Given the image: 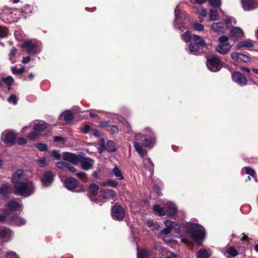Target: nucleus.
<instances>
[{
	"label": "nucleus",
	"mask_w": 258,
	"mask_h": 258,
	"mask_svg": "<svg viewBox=\"0 0 258 258\" xmlns=\"http://www.w3.org/2000/svg\"><path fill=\"white\" fill-rule=\"evenodd\" d=\"M35 186L34 183L27 180L26 181H22L16 183L14 185V194L23 197H28L35 192Z\"/></svg>",
	"instance_id": "nucleus-1"
},
{
	"label": "nucleus",
	"mask_w": 258,
	"mask_h": 258,
	"mask_svg": "<svg viewBox=\"0 0 258 258\" xmlns=\"http://www.w3.org/2000/svg\"><path fill=\"white\" fill-rule=\"evenodd\" d=\"M184 227L186 228V231L189 234L191 237L196 242L203 240L205 237L204 228L202 226L196 224L188 223Z\"/></svg>",
	"instance_id": "nucleus-2"
},
{
	"label": "nucleus",
	"mask_w": 258,
	"mask_h": 258,
	"mask_svg": "<svg viewBox=\"0 0 258 258\" xmlns=\"http://www.w3.org/2000/svg\"><path fill=\"white\" fill-rule=\"evenodd\" d=\"M231 47L228 37L223 36L218 38V44L216 46L215 50L221 54H226L230 50Z\"/></svg>",
	"instance_id": "nucleus-3"
},
{
	"label": "nucleus",
	"mask_w": 258,
	"mask_h": 258,
	"mask_svg": "<svg viewBox=\"0 0 258 258\" xmlns=\"http://www.w3.org/2000/svg\"><path fill=\"white\" fill-rule=\"evenodd\" d=\"M63 184L64 187L70 191L80 192L84 190L83 185L80 186V189H77L79 187V183L76 178L72 176L67 177L64 179Z\"/></svg>",
	"instance_id": "nucleus-4"
},
{
	"label": "nucleus",
	"mask_w": 258,
	"mask_h": 258,
	"mask_svg": "<svg viewBox=\"0 0 258 258\" xmlns=\"http://www.w3.org/2000/svg\"><path fill=\"white\" fill-rule=\"evenodd\" d=\"M206 64L209 70L213 72H218L221 68V60L215 55L208 57Z\"/></svg>",
	"instance_id": "nucleus-5"
},
{
	"label": "nucleus",
	"mask_w": 258,
	"mask_h": 258,
	"mask_svg": "<svg viewBox=\"0 0 258 258\" xmlns=\"http://www.w3.org/2000/svg\"><path fill=\"white\" fill-rule=\"evenodd\" d=\"M111 215L113 219L120 221L125 216L124 210L120 205L115 204L111 208Z\"/></svg>",
	"instance_id": "nucleus-6"
},
{
	"label": "nucleus",
	"mask_w": 258,
	"mask_h": 258,
	"mask_svg": "<svg viewBox=\"0 0 258 258\" xmlns=\"http://www.w3.org/2000/svg\"><path fill=\"white\" fill-rule=\"evenodd\" d=\"M99 189V186L94 183H91L88 187L87 196L91 201L95 203H98L100 202L98 199L96 198Z\"/></svg>",
	"instance_id": "nucleus-7"
},
{
	"label": "nucleus",
	"mask_w": 258,
	"mask_h": 258,
	"mask_svg": "<svg viewBox=\"0 0 258 258\" xmlns=\"http://www.w3.org/2000/svg\"><path fill=\"white\" fill-rule=\"evenodd\" d=\"M62 158L64 160L68 161L74 165H78L83 157L81 155H76L70 152H64L62 154Z\"/></svg>",
	"instance_id": "nucleus-8"
},
{
	"label": "nucleus",
	"mask_w": 258,
	"mask_h": 258,
	"mask_svg": "<svg viewBox=\"0 0 258 258\" xmlns=\"http://www.w3.org/2000/svg\"><path fill=\"white\" fill-rule=\"evenodd\" d=\"M99 127L104 128L112 135L116 134L118 132V127L112 124L110 121L101 120L99 122Z\"/></svg>",
	"instance_id": "nucleus-9"
},
{
	"label": "nucleus",
	"mask_w": 258,
	"mask_h": 258,
	"mask_svg": "<svg viewBox=\"0 0 258 258\" xmlns=\"http://www.w3.org/2000/svg\"><path fill=\"white\" fill-rule=\"evenodd\" d=\"M22 48L27 51L29 54H35L37 49V45L33 43L31 40L25 41L21 45Z\"/></svg>",
	"instance_id": "nucleus-10"
},
{
	"label": "nucleus",
	"mask_w": 258,
	"mask_h": 258,
	"mask_svg": "<svg viewBox=\"0 0 258 258\" xmlns=\"http://www.w3.org/2000/svg\"><path fill=\"white\" fill-rule=\"evenodd\" d=\"M233 80L241 86H244L247 84V80L245 76L238 72H233L232 74Z\"/></svg>",
	"instance_id": "nucleus-11"
},
{
	"label": "nucleus",
	"mask_w": 258,
	"mask_h": 258,
	"mask_svg": "<svg viewBox=\"0 0 258 258\" xmlns=\"http://www.w3.org/2000/svg\"><path fill=\"white\" fill-rule=\"evenodd\" d=\"M241 2L244 10L250 11L258 8V0H241Z\"/></svg>",
	"instance_id": "nucleus-12"
},
{
	"label": "nucleus",
	"mask_w": 258,
	"mask_h": 258,
	"mask_svg": "<svg viewBox=\"0 0 258 258\" xmlns=\"http://www.w3.org/2000/svg\"><path fill=\"white\" fill-rule=\"evenodd\" d=\"M150 134H146L143 143V146L145 147L152 148L155 144V137L152 131H150Z\"/></svg>",
	"instance_id": "nucleus-13"
},
{
	"label": "nucleus",
	"mask_w": 258,
	"mask_h": 258,
	"mask_svg": "<svg viewBox=\"0 0 258 258\" xmlns=\"http://www.w3.org/2000/svg\"><path fill=\"white\" fill-rule=\"evenodd\" d=\"M3 135L5 136L3 142L6 145H14L16 143L17 139V135L13 132H8L6 133H3Z\"/></svg>",
	"instance_id": "nucleus-14"
},
{
	"label": "nucleus",
	"mask_w": 258,
	"mask_h": 258,
	"mask_svg": "<svg viewBox=\"0 0 258 258\" xmlns=\"http://www.w3.org/2000/svg\"><path fill=\"white\" fill-rule=\"evenodd\" d=\"M54 175L50 171H46L43 174L41 181L44 186L50 185L54 180Z\"/></svg>",
	"instance_id": "nucleus-15"
},
{
	"label": "nucleus",
	"mask_w": 258,
	"mask_h": 258,
	"mask_svg": "<svg viewBox=\"0 0 258 258\" xmlns=\"http://www.w3.org/2000/svg\"><path fill=\"white\" fill-rule=\"evenodd\" d=\"M243 36V32L239 27H233L230 30L229 36L234 41L237 40L238 38H242Z\"/></svg>",
	"instance_id": "nucleus-16"
},
{
	"label": "nucleus",
	"mask_w": 258,
	"mask_h": 258,
	"mask_svg": "<svg viewBox=\"0 0 258 258\" xmlns=\"http://www.w3.org/2000/svg\"><path fill=\"white\" fill-rule=\"evenodd\" d=\"M101 146L102 148V150H106L109 152H114L116 151L114 143L110 140L107 142L106 145H105L104 140L101 139L100 140Z\"/></svg>",
	"instance_id": "nucleus-17"
},
{
	"label": "nucleus",
	"mask_w": 258,
	"mask_h": 258,
	"mask_svg": "<svg viewBox=\"0 0 258 258\" xmlns=\"http://www.w3.org/2000/svg\"><path fill=\"white\" fill-rule=\"evenodd\" d=\"M24 174V173L22 169H17L12 176L11 182L14 184V185L16 184V183L22 182L21 180L23 177Z\"/></svg>",
	"instance_id": "nucleus-18"
},
{
	"label": "nucleus",
	"mask_w": 258,
	"mask_h": 258,
	"mask_svg": "<svg viewBox=\"0 0 258 258\" xmlns=\"http://www.w3.org/2000/svg\"><path fill=\"white\" fill-rule=\"evenodd\" d=\"M11 189V187L8 184H2L0 186V195L5 198H9Z\"/></svg>",
	"instance_id": "nucleus-19"
},
{
	"label": "nucleus",
	"mask_w": 258,
	"mask_h": 258,
	"mask_svg": "<svg viewBox=\"0 0 258 258\" xmlns=\"http://www.w3.org/2000/svg\"><path fill=\"white\" fill-rule=\"evenodd\" d=\"M164 224L165 226H169L171 231L174 230L177 233L179 232L181 225L179 223L170 220H166L164 222Z\"/></svg>",
	"instance_id": "nucleus-20"
},
{
	"label": "nucleus",
	"mask_w": 258,
	"mask_h": 258,
	"mask_svg": "<svg viewBox=\"0 0 258 258\" xmlns=\"http://www.w3.org/2000/svg\"><path fill=\"white\" fill-rule=\"evenodd\" d=\"M116 196V192L112 189H105L103 190L102 196L103 199H113Z\"/></svg>",
	"instance_id": "nucleus-21"
},
{
	"label": "nucleus",
	"mask_w": 258,
	"mask_h": 258,
	"mask_svg": "<svg viewBox=\"0 0 258 258\" xmlns=\"http://www.w3.org/2000/svg\"><path fill=\"white\" fill-rule=\"evenodd\" d=\"M60 117H63V120L67 123H70L74 119V115L71 110H66L61 114Z\"/></svg>",
	"instance_id": "nucleus-22"
},
{
	"label": "nucleus",
	"mask_w": 258,
	"mask_h": 258,
	"mask_svg": "<svg viewBox=\"0 0 258 258\" xmlns=\"http://www.w3.org/2000/svg\"><path fill=\"white\" fill-rule=\"evenodd\" d=\"M167 213L170 216H174L177 213V208L176 206L172 203H168L166 205Z\"/></svg>",
	"instance_id": "nucleus-23"
},
{
	"label": "nucleus",
	"mask_w": 258,
	"mask_h": 258,
	"mask_svg": "<svg viewBox=\"0 0 258 258\" xmlns=\"http://www.w3.org/2000/svg\"><path fill=\"white\" fill-rule=\"evenodd\" d=\"M10 212L16 211L19 208L21 207L20 204L15 201H10L6 206Z\"/></svg>",
	"instance_id": "nucleus-24"
},
{
	"label": "nucleus",
	"mask_w": 258,
	"mask_h": 258,
	"mask_svg": "<svg viewBox=\"0 0 258 258\" xmlns=\"http://www.w3.org/2000/svg\"><path fill=\"white\" fill-rule=\"evenodd\" d=\"M134 145L136 151L142 157L146 155L147 152L143 148L142 145L139 142H135Z\"/></svg>",
	"instance_id": "nucleus-25"
},
{
	"label": "nucleus",
	"mask_w": 258,
	"mask_h": 258,
	"mask_svg": "<svg viewBox=\"0 0 258 258\" xmlns=\"http://www.w3.org/2000/svg\"><path fill=\"white\" fill-rule=\"evenodd\" d=\"M211 29L216 32H223L224 24L223 22L214 23L211 25Z\"/></svg>",
	"instance_id": "nucleus-26"
},
{
	"label": "nucleus",
	"mask_w": 258,
	"mask_h": 258,
	"mask_svg": "<svg viewBox=\"0 0 258 258\" xmlns=\"http://www.w3.org/2000/svg\"><path fill=\"white\" fill-rule=\"evenodd\" d=\"M11 222H13L17 226H22L26 224V220L17 215H14L11 218Z\"/></svg>",
	"instance_id": "nucleus-27"
},
{
	"label": "nucleus",
	"mask_w": 258,
	"mask_h": 258,
	"mask_svg": "<svg viewBox=\"0 0 258 258\" xmlns=\"http://www.w3.org/2000/svg\"><path fill=\"white\" fill-rule=\"evenodd\" d=\"M80 162L81 163L82 168L85 170H88L93 167V165L89 161V158H84L83 157Z\"/></svg>",
	"instance_id": "nucleus-28"
},
{
	"label": "nucleus",
	"mask_w": 258,
	"mask_h": 258,
	"mask_svg": "<svg viewBox=\"0 0 258 258\" xmlns=\"http://www.w3.org/2000/svg\"><path fill=\"white\" fill-rule=\"evenodd\" d=\"M48 124L45 122L43 123H38L34 125L33 130L38 133L46 130L48 127Z\"/></svg>",
	"instance_id": "nucleus-29"
},
{
	"label": "nucleus",
	"mask_w": 258,
	"mask_h": 258,
	"mask_svg": "<svg viewBox=\"0 0 258 258\" xmlns=\"http://www.w3.org/2000/svg\"><path fill=\"white\" fill-rule=\"evenodd\" d=\"M253 46V42L250 40H247L240 42L236 45V47L238 48L241 47L251 48Z\"/></svg>",
	"instance_id": "nucleus-30"
},
{
	"label": "nucleus",
	"mask_w": 258,
	"mask_h": 258,
	"mask_svg": "<svg viewBox=\"0 0 258 258\" xmlns=\"http://www.w3.org/2000/svg\"><path fill=\"white\" fill-rule=\"evenodd\" d=\"M192 39L195 41V43L199 45V46L200 45L203 47H206L205 41L202 37L197 35L193 34L192 36Z\"/></svg>",
	"instance_id": "nucleus-31"
},
{
	"label": "nucleus",
	"mask_w": 258,
	"mask_h": 258,
	"mask_svg": "<svg viewBox=\"0 0 258 258\" xmlns=\"http://www.w3.org/2000/svg\"><path fill=\"white\" fill-rule=\"evenodd\" d=\"M144 162L146 168L150 171L151 174H152L153 173L154 165L150 158H148L145 159Z\"/></svg>",
	"instance_id": "nucleus-32"
},
{
	"label": "nucleus",
	"mask_w": 258,
	"mask_h": 258,
	"mask_svg": "<svg viewBox=\"0 0 258 258\" xmlns=\"http://www.w3.org/2000/svg\"><path fill=\"white\" fill-rule=\"evenodd\" d=\"M210 255L211 253L206 249H201L197 254L198 258H208Z\"/></svg>",
	"instance_id": "nucleus-33"
},
{
	"label": "nucleus",
	"mask_w": 258,
	"mask_h": 258,
	"mask_svg": "<svg viewBox=\"0 0 258 258\" xmlns=\"http://www.w3.org/2000/svg\"><path fill=\"white\" fill-rule=\"evenodd\" d=\"M154 212L160 216L165 215L166 212L163 208L161 207L159 205H156L153 207Z\"/></svg>",
	"instance_id": "nucleus-34"
},
{
	"label": "nucleus",
	"mask_w": 258,
	"mask_h": 258,
	"mask_svg": "<svg viewBox=\"0 0 258 258\" xmlns=\"http://www.w3.org/2000/svg\"><path fill=\"white\" fill-rule=\"evenodd\" d=\"M189 50L191 53L197 54L199 51V46L195 42H191L189 45Z\"/></svg>",
	"instance_id": "nucleus-35"
},
{
	"label": "nucleus",
	"mask_w": 258,
	"mask_h": 258,
	"mask_svg": "<svg viewBox=\"0 0 258 258\" xmlns=\"http://www.w3.org/2000/svg\"><path fill=\"white\" fill-rule=\"evenodd\" d=\"M150 252L147 249H142L138 251V258H148Z\"/></svg>",
	"instance_id": "nucleus-36"
},
{
	"label": "nucleus",
	"mask_w": 258,
	"mask_h": 258,
	"mask_svg": "<svg viewBox=\"0 0 258 258\" xmlns=\"http://www.w3.org/2000/svg\"><path fill=\"white\" fill-rule=\"evenodd\" d=\"M118 183L116 181L112 179H107L105 181L101 184V185L115 187L118 185Z\"/></svg>",
	"instance_id": "nucleus-37"
},
{
	"label": "nucleus",
	"mask_w": 258,
	"mask_h": 258,
	"mask_svg": "<svg viewBox=\"0 0 258 258\" xmlns=\"http://www.w3.org/2000/svg\"><path fill=\"white\" fill-rule=\"evenodd\" d=\"M113 173L117 179L121 180L123 178V176L122 175L120 170L118 168L117 166H115L113 168Z\"/></svg>",
	"instance_id": "nucleus-38"
},
{
	"label": "nucleus",
	"mask_w": 258,
	"mask_h": 258,
	"mask_svg": "<svg viewBox=\"0 0 258 258\" xmlns=\"http://www.w3.org/2000/svg\"><path fill=\"white\" fill-rule=\"evenodd\" d=\"M147 226L151 228L152 230H157L160 227L159 224L153 221H148L147 222Z\"/></svg>",
	"instance_id": "nucleus-39"
},
{
	"label": "nucleus",
	"mask_w": 258,
	"mask_h": 258,
	"mask_svg": "<svg viewBox=\"0 0 258 258\" xmlns=\"http://www.w3.org/2000/svg\"><path fill=\"white\" fill-rule=\"evenodd\" d=\"M210 21H215L219 18V14L216 10H211L209 15Z\"/></svg>",
	"instance_id": "nucleus-40"
},
{
	"label": "nucleus",
	"mask_w": 258,
	"mask_h": 258,
	"mask_svg": "<svg viewBox=\"0 0 258 258\" xmlns=\"http://www.w3.org/2000/svg\"><path fill=\"white\" fill-rule=\"evenodd\" d=\"M2 81L9 86V89H10V86L14 82V80L11 76H8L6 78H2Z\"/></svg>",
	"instance_id": "nucleus-41"
},
{
	"label": "nucleus",
	"mask_w": 258,
	"mask_h": 258,
	"mask_svg": "<svg viewBox=\"0 0 258 258\" xmlns=\"http://www.w3.org/2000/svg\"><path fill=\"white\" fill-rule=\"evenodd\" d=\"M39 137V134L35 131H32L30 133L28 134L27 135V138L30 140V141H35L36 139H37Z\"/></svg>",
	"instance_id": "nucleus-42"
},
{
	"label": "nucleus",
	"mask_w": 258,
	"mask_h": 258,
	"mask_svg": "<svg viewBox=\"0 0 258 258\" xmlns=\"http://www.w3.org/2000/svg\"><path fill=\"white\" fill-rule=\"evenodd\" d=\"M150 131H152L150 129H149V128H145V130L144 131L145 133L144 135H142L141 134H138L136 135L135 138H136V140H137V141L142 140L143 138H145L146 134H148V135L150 134Z\"/></svg>",
	"instance_id": "nucleus-43"
},
{
	"label": "nucleus",
	"mask_w": 258,
	"mask_h": 258,
	"mask_svg": "<svg viewBox=\"0 0 258 258\" xmlns=\"http://www.w3.org/2000/svg\"><path fill=\"white\" fill-rule=\"evenodd\" d=\"M67 165H68V163L66 162L59 161L56 163V167L63 171H65L67 169Z\"/></svg>",
	"instance_id": "nucleus-44"
},
{
	"label": "nucleus",
	"mask_w": 258,
	"mask_h": 258,
	"mask_svg": "<svg viewBox=\"0 0 258 258\" xmlns=\"http://www.w3.org/2000/svg\"><path fill=\"white\" fill-rule=\"evenodd\" d=\"M40 151H47L48 150L47 145L43 143H37L35 145Z\"/></svg>",
	"instance_id": "nucleus-45"
},
{
	"label": "nucleus",
	"mask_w": 258,
	"mask_h": 258,
	"mask_svg": "<svg viewBox=\"0 0 258 258\" xmlns=\"http://www.w3.org/2000/svg\"><path fill=\"white\" fill-rule=\"evenodd\" d=\"M22 13H25V14H30L32 13L33 10V7L29 5H25L21 9Z\"/></svg>",
	"instance_id": "nucleus-46"
},
{
	"label": "nucleus",
	"mask_w": 258,
	"mask_h": 258,
	"mask_svg": "<svg viewBox=\"0 0 258 258\" xmlns=\"http://www.w3.org/2000/svg\"><path fill=\"white\" fill-rule=\"evenodd\" d=\"M8 36V30L4 27L0 26V39H3Z\"/></svg>",
	"instance_id": "nucleus-47"
},
{
	"label": "nucleus",
	"mask_w": 258,
	"mask_h": 258,
	"mask_svg": "<svg viewBox=\"0 0 258 258\" xmlns=\"http://www.w3.org/2000/svg\"><path fill=\"white\" fill-rule=\"evenodd\" d=\"M17 52V49L15 47H13L11 49L9 53V58L12 62H14L15 61L13 60V57H14Z\"/></svg>",
	"instance_id": "nucleus-48"
},
{
	"label": "nucleus",
	"mask_w": 258,
	"mask_h": 258,
	"mask_svg": "<svg viewBox=\"0 0 258 258\" xmlns=\"http://www.w3.org/2000/svg\"><path fill=\"white\" fill-rule=\"evenodd\" d=\"M226 251L231 256H235L238 254L237 251L233 247L228 248Z\"/></svg>",
	"instance_id": "nucleus-49"
},
{
	"label": "nucleus",
	"mask_w": 258,
	"mask_h": 258,
	"mask_svg": "<svg viewBox=\"0 0 258 258\" xmlns=\"http://www.w3.org/2000/svg\"><path fill=\"white\" fill-rule=\"evenodd\" d=\"M9 232V229L5 228L0 229V237L4 238L7 237Z\"/></svg>",
	"instance_id": "nucleus-50"
},
{
	"label": "nucleus",
	"mask_w": 258,
	"mask_h": 258,
	"mask_svg": "<svg viewBox=\"0 0 258 258\" xmlns=\"http://www.w3.org/2000/svg\"><path fill=\"white\" fill-rule=\"evenodd\" d=\"M243 171H245L246 173L249 174L252 176H254L255 175L254 170L250 167H246L242 169Z\"/></svg>",
	"instance_id": "nucleus-51"
},
{
	"label": "nucleus",
	"mask_w": 258,
	"mask_h": 258,
	"mask_svg": "<svg viewBox=\"0 0 258 258\" xmlns=\"http://www.w3.org/2000/svg\"><path fill=\"white\" fill-rule=\"evenodd\" d=\"M191 37L192 36H190V33L188 31L185 32L184 34L182 35V38L185 42L189 41L190 40Z\"/></svg>",
	"instance_id": "nucleus-52"
},
{
	"label": "nucleus",
	"mask_w": 258,
	"mask_h": 258,
	"mask_svg": "<svg viewBox=\"0 0 258 258\" xmlns=\"http://www.w3.org/2000/svg\"><path fill=\"white\" fill-rule=\"evenodd\" d=\"M8 101L12 103L14 105L17 104V98L15 95H11L8 99Z\"/></svg>",
	"instance_id": "nucleus-53"
},
{
	"label": "nucleus",
	"mask_w": 258,
	"mask_h": 258,
	"mask_svg": "<svg viewBox=\"0 0 258 258\" xmlns=\"http://www.w3.org/2000/svg\"><path fill=\"white\" fill-rule=\"evenodd\" d=\"M12 71L13 74H22L25 72V68L22 67L21 69L18 70L16 67H13L12 69Z\"/></svg>",
	"instance_id": "nucleus-54"
},
{
	"label": "nucleus",
	"mask_w": 258,
	"mask_h": 258,
	"mask_svg": "<svg viewBox=\"0 0 258 258\" xmlns=\"http://www.w3.org/2000/svg\"><path fill=\"white\" fill-rule=\"evenodd\" d=\"M192 26L194 30L197 31H202L204 29L203 25L198 23H194Z\"/></svg>",
	"instance_id": "nucleus-55"
},
{
	"label": "nucleus",
	"mask_w": 258,
	"mask_h": 258,
	"mask_svg": "<svg viewBox=\"0 0 258 258\" xmlns=\"http://www.w3.org/2000/svg\"><path fill=\"white\" fill-rule=\"evenodd\" d=\"M239 60L245 62H248L250 61V58L245 54L240 53Z\"/></svg>",
	"instance_id": "nucleus-56"
},
{
	"label": "nucleus",
	"mask_w": 258,
	"mask_h": 258,
	"mask_svg": "<svg viewBox=\"0 0 258 258\" xmlns=\"http://www.w3.org/2000/svg\"><path fill=\"white\" fill-rule=\"evenodd\" d=\"M209 4L211 6L218 7L221 4V0H209Z\"/></svg>",
	"instance_id": "nucleus-57"
},
{
	"label": "nucleus",
	"mask_w": 258,
	"mask_h": 258,
	"mask_svg": "<svg viewBox=\"0 0 258 258\" xmlns=\"http://www.w3.org/2000/svg\"><path fill=\"white\" fill-rule=\"evenodd\" d=\"M240 53L233 52L231 54L232 59L236 61H238L240 59Z\"/></svg>",
	"instance_id": "nucleus-58"
},
{
	"label": "nucleus",
	"mask_w": 258,
	"mask_h": 258,
	"mask_svg": "<svg viewBox=\"0 0 258 258\" xmlns=\"http://www.w3.org/2000/svg\"><path fill=\"white\" fill-rule=\"evenodd\" d=\"M16 141L19 145H24L27 143L26 139L23 137H19Z\"/></svg>",
	"instance_id": "nucleus-59"
},
{
	"label": "nucleus",
	"mask_w": 258,
	"mask_h": 258,
	"mask_svg": "<svg viewBox=\"0 0 258 258\" xmlns=\"http://www.w3.org/2000/svg\"><path fill=\"white\" fill-rule=\"evenodd\" d=\"M51 155L53 158L56 160H60L61 159V156L57 151H53Z\"/></svg>",
	"instance_id": "nucleus-60"
},
{
	"label": "nucleus",
	"mask_w": 258,
	"mask_h": 258,
	"mask_svg": "<svg viewBox=\"0 0 258 258\" xmlns=\"http://www.w3.org/2000/svg\"><path fill=\"white\" fill-rule=\"evenodd\" d=\"M171 231V230L169 226H166V228H164L160 231V234L167 235L169 234Z\"/></svg>",
	"instance_id": "nucleus-61"
},
{
	"label": "nucleus",
	"mask_w": 258,
	"mask_h": 258,
	"mask_svg": "<svg viewBox=\"0 0 258 258\" xmlns=\"http://www.w3.org/2000/svg\"><path fill=\"white\" fill-rule=\"evenodd\" d=\"M92 128L89 125H85L84 127L82 129L81 131L85 134H88L89 132H91Z\"/></svg>",
	"instance_id": "nucleus-62"
},
{
	"label": "nucleus",
	"mask_w": 258,
	"mask_h": 258,
	"mask_svg": "<svg viewBox=\"0 0 258 258\" xmlns=\"http://www.w3.org/2000/svg\"><path fill=\"white\" fill-rule=\"evenodd\" d=\"M5 258H19L16 252L14 251H11L10 252H8Z\"/></svg>",
	"instance_id": "nucleus-63"
},
{
	"label": "nucleus",
	"mask_w": 258,
	"mask_h": 258,
	"mask_svg": "<svg viewBox=\"0 0 258 258\" xmlns=\"http://www.w3.org/2000/svg\"><path fill=\"white\" fill-rule=\"evenodd\" d=\"M53 141L55 142H61L64 144L66 142V139L60 136H55Z\"/></svg>",
	"instance_id": "nucleus-64"
}]
</instances>
